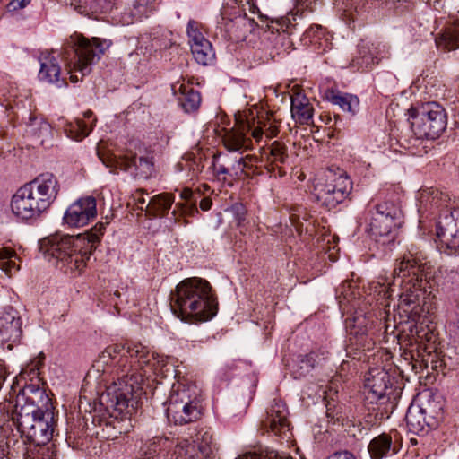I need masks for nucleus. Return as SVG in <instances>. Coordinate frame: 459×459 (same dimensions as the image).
<instances>
[{"mask_svg": "<svg viewBox=\"0 0 459 459\" xmlns=\"http://www.w3.org/2000/svg\"><path fill=\"white\" fill-rule=\"evenodd\" d=\"M111 359L121 368L117 382L107 388L109 406L120 414L131 416L138 407L137 393L141 385L154 375L161 373L164 359L151 353L141 343H121L106 348Z\"/></svg>", "mask_w": 459, "mask_h": 459, "instance_id": "obj_1", "label": "nucleus"}, {"mask_svg": "<svg viewBox=\"0 0 459 459\" xmlns=\"http://www.w3.org/2000/svg\"><path fill=\"white\" fill-rule=\"evenodd\" d=\"M106 224L97 223L83 234L52 235L40 242V250L45 257L48 261H53L56 266L79 275L100 243Z\"/></svg>", "mask_w": 459, "mask_h": 459, "instance_id": "obj_2", "label": "nucleus"}, {"mask_svg": "<svg viewBox=\"0 0 459 459\" xmlns=\"http://www.w3.org/2000/svg\"><path fill=\"white\" fill-rule=\"evenodd\" d=\"M171 308L183 321L194 318L204 322L212 319L218 310L216 298L210 283L202 278L191 277L179 282L171 292Z\"/></svg>", "mask_w": 459, "mask_h": 459, "instance_id": "obj_3", "label": "nucleus"}, {"mask_svg": "<svg viewBox=\"0 0 459 459\" xmlns=\"http://www.w3.org/2000/svg\"><path fill=\"white\" fill-rule=\"evenodd\" d=\"M59 187L58 180L53 173L39 174L21 186L13 195V213L25 221L39 217L56 200Z\"/></svg>", "mask_w": 459, "mask_h": 459, "instance_id": "obj_4", "label": "nucleus"}, {"mask_svg": "<svg viewBox=\"0 0 459 459\" xmlns=\"http://www.w3.org/2000/svg\"><path fill=\"white\" fill-rule=\"evenodd\" d=\"M425 269L426 264L419 262L411 254L403 255L394 269L392 284H398L402 288L398 308L413 322L420 318L423 311L421 299L424 295Z\"/></svg>", "mask_w": 459, "mask_h": 459, "instance_id": "obj_5", "label": "nucleus"}, {"mask_svg": "<svg viewBox=\"0 0 459 459\" xmlns=\"http://www.w3.org/2000/svg\"><path fill=\"white\" fill-rule=\"evenodd\" d=\"M13 419L16 421L17 429L24 442L30 443V447L24 454L26 459L29 453L40 457L43 449L53 451L45 446L51 440L55 429L54 412L36 407L32 403L22 406L16 405Z\"/></svg>", "mask_w": 459, "mask_h": 459, "instance_id": "obj_6", "label": "nucleus"}, {"mask_svg": "<svg viewBox=\"0 0 459 459\" xmlns=\"http://www.w3.org/2000/svg\"><path fill=\"white\" fill-rule=\"evenodd\" d=\"M111 40L100 38L89 39L82 34L74 33L65 39L63 46V58L68 59L69 51L74 54V61L65 64L72 82L82 81L90 74L91 65L100 59L111 46Z\"/></svg>", "mask_w": 459, "mask_h": 459, "instance_id": "obj_7", "label": "nucleus"}, {"mask_svg": "<svg viewBox=\"0 0 459 459\" xmlns=\"http://www.w3.org/2000/svg\"><path fill=\"white\" fill-rule=\"evenodd\" d=\"M166 414L169 421L178 425L196 420L201 415L198 387L183 382L173 384L167 400Z\"/></svg>", "mask_w": 459, "mask_h": 459, "instance_id": "obj_8", "label": "nucleus"}, {"mask_svg": "<svg viewBox=\"0 0 459 459\" xmlns=\"http://www.w3.org/2000/svg\"><path fill=\"white\" fill-rule=\"evenodd\" d=\"M401 209L393 202L377 204L368 230L371 238L383 246L393 244L401 223Z\"/></svg>", "mask_w": 459, "mask_h": 459, "instance_id": "obj_9", "label": "nucleus"}, {"mask_svg": "<svg viewBox=\"0 0 459 459\" xmlns=\"http://www.w3.org/2000/svg\"><path fill=\"white\" fill-rule=\"evenodd\" d=\"M411 128L419 139L438 137L446 128L447 115L437 102H428L411 115Z\"/></svg>", "mask_w": 459, "mask_h": 459, "instance_id": "obj_10", "label": "nucleus"}, {"mask_svg": "<svg viewBox=\"0 0 459 459\" xmlns=\"http://www.w3.org/2000/svg\"><path fill=\"white\" fill-rule=\"evenodd\" d=\"M325 181L319 182L315 187L316 200L331 210L341 204L351 193L352 185L347 175L328 171Z\"/></svg>", "mask_w": 459, "mask_h": 459, "instance_id": "obj_11", "label": "nucleus"}, {"mask_svg": "<svg viewBox=\"0 0 459 459\" xmlns=\"http://www.w3.org/2000/svg\"><path fill=\"white\" fill-rule=\"evenodd\" d=\"M97 153L106 167L111 168L114 170L129 171L134 178L147 179L152 177L154 171V163L152 158L137 157L131 152L116 155L98 151Z\"/></svg>", "mask_w": 459, "mask_h": 459, "instance_id": "obj_12", "label": "nucleus"}, {"mask_svg": "<svg viewBox=\"0 0 459 459\" xmlns=\"http://www.w3.org/2000/svg\"><path fill=\"white\" fill-rule=\"evenodd\" d=\"M97 216V203L92 196L81 197L66 209L64 223L68 227L80 228L87 225Z\"/></svg>", "mask_w": 459, "mask_h": 459, "instance_id": "obj_13", "label": "nucleus"}, {"mask_svg": "<svg viewBox=\"0 0 459 459\" xmlns=\"http://www.w3.org/2000/svg\"><path fill=\"white\" fill-rule=\"evenodd\" d=\"M212 436L198 433L191 441L184 439L175 448L177 459H209L212 454Z\"/></svg>", "mask_w": 459, "mask_h": 459, "instance_id": "obj_14", "label": "nucleus"}, {"mask_svg": "<svg viewBox=\"0 0 459 459\" xmlns=\"http://www.w3.org/2000/svg\"><path fill=\"white\" fill-rule=\"evenodd\" d=\"M388 47L380 41L361 40L359 44V54L351 60V66L358 70L368 68L388 57Z\"/></svg>", "mask_w": 459, "mask_h": 459, "instance_id": "obj_15", "label": "nucleus"}, {"mask_svg": "<svg viewBox=\"0 0 459 459\" xmlns=\"http://www.w3.org/2000/svg\"><path fill=\"white\" fill-rule=\"evenodd\" d=\"M390 385V375L387 371L383 368L370 369L365 376L366 399L372 403L385 398Z\"/></svg>", "mask_w": 459, "mask_h": 459, "instance_id": "obj_16", "label": "nucleus"}, {"mask_svg": "<svg viewBox=\"0 0 459 459\" xmlns=\"http://www.w3.org/2000/svg\"><path fill=\"white\" fill-rule=\"evenodd\" d=\"M22 321L19 312L12 307L0 311V341L3 342H19L22 334Z\"/></svg>", "mask_w": 459, "mask_h": 459, "instance_id": "obj_17", "label": "nucleus"}, {"mask_svg": "<svg viewBox=\"0 0 459 459\" xmlns=\"http://www.w3.org/2000/svg\"><path fill=\"white\" fill-rule=\"evenodd\" d=\"M263 428L271 430L277 436L287 435L290 431V421L285 403L280 400L273 402L267 411L266 418L263 421Z\"/></svg>", "mask_w": 459, "mask_h": 459, "instance_id": "obj_18", "label": "nucleus"}, {"mask_svg": "<svg viewBox=\"0 0 459 459\" xmlns=\"http://www.w3.org/2000/svg\"><path fill=\"white\" fill-rule=\"evenodd\" d=\"M291 116L301 125H308L313 118L314 108L309 100L301 92L291 96Z\"/></svg>", "mask_w": 459, "mask_h": 459, "instance_id": "obj_19", "label": "nucleus"}, {"mask_svg": "<svg viewBox=\"0 0 459 459\" xmlns=\"http://www.w3.org/2000/svg\"><path fill=\"white\" fill-rule=\"evenodd\" d=\"M325 96L332 104L339 106L342 110L351 116H355L359 110V100L355 95L328 89L325 91Z\"/></svg>", "mask_w": 459, "mask_h": 459, "instance_id": "obj_20", "label": "nucleus"}, {"mask_svg": "<svg viewBox=\"0 0 459 459\" xmlns=\"http://www.w3.org/2000/svg\"><path fill=\"white\" fill-rule=\"evenodd\" d=\"M223 143L230 152H243L251 148V140L247 137L244 126L228 131L223 137Z\"/></svg>", "mask_w": 459, "mask_h": 459, "instance_id": "obj_21", "label": "nucleus"}, {"mask_svg": "<svg viewBox=\"0 0 459 459\" xmlns=\"http://www.w3.org/2000/svg\"><path fill=\"white\" fill-rule=\"evenodd\" d=\"M39 80L48 83H58L60 82L61 69L56 57L50 54L41 55L39 56Z\"/></svg>", "mask_w": 459, "mask_h": 459, "instance_id": "obj_22", "label": "nucleus"}, {"mask_svg": "<svg viewBox=\"0 0 459 459\" xmlns=\"http://www.w3.org/2000/svg\"><path fill=\"white\" fill-rule=\"evenodd\" d=\"M435 41L437 48L443 51L457 49L459 48V21H455L446 27Z\"/></svg>", "mask_w": 459, "mask_h": 459, "instance_id": "obj_23", "label": "nucleus"}, {"mask_svg": "<svg viewBox=\"0 0 459 459\" xmlns=\"http://www.w3.org/2000/svg\"><path fill=\"white\" fill-rule=\"evenodd\" d=\"M405 420L409 430L415 434L425 431L427 426L432 424L423 413L420 406L411 405L406 412Z\"/></svg>", "mask_w": 459, "mask_h": 459, "instance_id": "obj_24", "label": "nucleus"}, {"mask_svg": "<svg viewBox=\"0 0 459 459\" xmlns=\"http://www.w3.org/2000/svg\"><path fill=\"white\" fill-rule=\"evenodd\" d=\"M95 122L96 118H93L91 123L77 118L73 122H67L64 126V130L67 137L75 141H82L91 132Z\"/></svg>", "mask_w": 459, "mask_h": 459, "instance_id": "obj_25", "label": "nucleus"}, {"mask_svg": "<svg viewBox=\"0 0 459 459\" xmlns=\"http://www.w3.org/2000/svg\"><path fill=\"white\" fill-rule=\"evenodd\" d=\"M174 196L169 193L154 195L148 203L145 210L153 216H165L174 203Z\"/></svg>", "mask_w": 459, "mask_h": 459, "instance_id": "obj_26", "label": "nucleus"}, {"mask_svg": "<svg viewBox=\"0 0 459 459\" xmlns=\"http://www.w3.org/2000/svg\"><path fill=\"white\" fill-rule=\"evenodd\" d=\"M437 235L440 241L446 245L451 250L459 251V229L450 227L449 223L444 226L442 222L438 223Z\"/></svg>", "mask_w": 459, "mask_h": 459, "instance_id": "obj_27", "label": "nucleus"}, {"mask_svg": "<svg viewBox=\"0 0 459 459\" xmlns=\"http://www.w3.org/2000/svg\"><path fill=\"white\" fill-rule=\"evenodd\" d=\"M182 91L178 97V103L182 108L189 113L197 110L201 104V96L197 91L186 86H180Z\"/></svg>", "mask_w": 459, "mask_h": 459, "instance_id": "obj_28", "label": "nucleus"}, {"mask_svg": "<svg viewBox=\"0 0 459 459\" xmlns=\"http://www.w3.org/2000/svg\"><path fill=\"white\" fill-rule=\"evenodd\" d=\"M27 134L39 139L41 144L51 134L50 125L42 118L30 117L27 126Z\"/></svg>", "mask_w": 459, "mask_h": 459, "instance_id": "obj_29", "label": "nucleus"}, {"mask_svg": "<svg viewBox=\"0 0 459 459\" xmlns=\"http://www.w3.org/2000/svg\"><path fill=\"white\" fill-rule=\"evenodd\" d=\"M391 437L382 434L371 440L368 445V452L373 459H381L391 450Z\"/></svg>", "mask_w": 459, "mask_h": 459, "instance_id": "obj_30", "label": "nucleus"}, {"mask_svg": "<svg viewBox=\"0 0 459 459\" xmlns=\"http://www.w3.org/2000/svg\"><path fill=\"white\" fill-rule=\"evenodd\" d=\"M195 61L202 65H210L215 58V53L210 41H203L190 47Z\"/></svg>", "mask_w": 459, "mask_h": 459, "instance_id": "obj_31", "label": "nucleus"}, {"mask_svg": "<svg viewBox=\"0 0 459 459\" xmlns=\"http://www.w3.org/2000/svg\"><path fill=\"white\" fill-rule=\"evenodd\" d=\"M420 408L429 421L438 420L443 415V400L439 396L430 397Z\"/></svg>", "mask_w": 459, "mask_h": 459, "instance_id": "obj_32", "label": "nucleus"}, {"mask_svg": "<svg viewBox=\"0 0 459 459\" xmlns=\"http://www.w3.org/2000/svg\"><path fill=\"white\" fill-rule=\"evenodd\" d=\"M315 362L316 354L313 352L300 357L291 368V374L294 378H300L308 374L313 369Z\"/></svg>", "mask_w": 459, "mask_h": 459, "instance_id": "obj_33", "label": "nucleus"}, {"mask_svg": "<svg viewBox=\"0 0 459 459\" xmlns=\"http://www.w3.org/2000/svg\"><path fill=\"white\" fill-rule=\"evenodd\" d=\"M269 150L267 160L272 166V169H274V166L278 167L279 164H284L289 159L287 147L281 143L273 142Z\"/></svg>", "mask_w": 459, "mask_h": 459, "instance_id": "obj_34", "label": "nucleus"}, {"mask_svg": "<svg viewBox=\"0 0 459 459\" xmlns=\"http://www.w3.org/2000/svg\"><path fill=\"white\" fill-rule=\"evenodd\" d=\"M186 34L190 47L203 43V41H209L203 33L202 24L195 20H190L186 26Z\"/></svg>", "mask_w": 459, "mask_h": 459, "instance_id": "obj_35", "label": "nucleus"}, {"mask_svg": "<svg viewBox=\"0 0 459 459\" xmlns=\"http://www.w3.org/2000/svg\"><path fill=\"white\" fill-rule=\"evenodd\" d=\"M15 256V252L8 247L0 249V268L7 274H11L13 270H18L16 264L11 260Z\"/></svg>", "mask_w": 459, "mask_h": 459, "instance_id": "obj_36", "label": "nucleus"}, {"mask_svg": "<svg viewBox=\"0 0 459 459\" xmlns=\"http://www.w3.org/2000/svg\"><path fill=\"white\" fill-rule=\"evenodd\" d=\"M256 160L257 159L252 155L241 157L236 161V164L232 166V169L236 170V174H238V170L245 172V169H251Z\"/></svg>", "mask_w": 459, "mask_h": 459, "instance_id": "obj_37", "label": "nucleus"}, {"mask_svg": "<svg viewBox=\"0 0 459 459\" xmlns=\"http://www.w3.org/2000/svg\"><path fill=\"white\" fill-rule=\"evenodd\" d=\"M242 126H244L245 133L251 132L253 138L256 142H259L264 134V126H262V123L260 121L256 126H255V125H250L248 122L242 124Z\"/></svg>", "mask_w": 459, "mask_h": 459, "instance_id": "obj_38", "label": "nucleus"}, {"mask_svg": "<svg viewBox=\"0 0 459 459\" xmlns=\"http://www.w3.org/2000/svg\"><path fill=\"white\" fill-rule=\"evenodd\" d=\"M30 2V0H12L7 5V9L9 12H14L24 8Z\"/></svg>", "mask_w": 459, "mask_h": 459, "instance_id": "obj_39", "label": "nucleus"}, {"mask_svg": "<svg viewBox=\"0 0 459 459\" xmlns=\"http://www.w3.org/2000/svg\"><path fill=\"white\" fill-rule=\"evenodd\" d=\"M264 134L267 138L271 139L277 135L279 129L278 126L271 122L264 123Z\"/></svg>", "mask_w": 459, "mask_h": 459, "instance_id": "obj_40", "label": "nucleus"}, {"mask_svg": "<svg viewBox=\"0 0 459 459\" xmlns=\"http://www.w3.org/2000/svg\"><path fill=\"white\" fill-rule=\"evenodd\" d=\"M213 170L217 177L225 180L226 176L229 174V169L224 164H220L217 161H213Z\"/></svg>", "mask_w": 459, "mask_h": 459, "instance_id": "obj_41", "label": "nucleus"}, {"mask_svg": "<svg viewBox=\"0 0 459 459\" xmlns=\"http://www.w3.org/2000/svg\"><path fill=\"white\" fill-rule=\"evenodd\" d=\"M41 456L40 457H35L34 453H29L26 459H56V453L55 451H49L48 449H43L41 451Z\"/></svg>", "mask_w": 459, "mask_h": 459, "instance_id": "obj_42", "label": "nucleus"}, {"mask_svg": "<svg viewBox=\"0 0 459 459\" xmlns=\"http://www.w3.org/2000/svg\"><path fill=\"white\" fill-rule=\"evenodd\" d=\"M159 4L160 0H138L139 6H143L150 11L154 10Z\"/></svg>", "mask_w": 459, "mask_h": 459, "instance_id": "obj_43", "label": "nucleus"}, {"mask_svg": "<svg viewBox=\"0 0 459 459\" xmlns=\"http://www.w3.org/2000/svg\"><path fill=\"white\" fill-rule=\"evenodd\" d=\"M328 459H356V458L349 451H341V452L334 453Z\"/></svg>", "mask_w": 459, "mask_h": 459, "instance_id": "obj_44", "label": "nucleus"}, {"mask_svg": "<svg viewBox=\"0 0 459 459\" xmlns=\"http://www.w3.org/2000/svg\"><path fill=\"white\" fill-rule=\"evenodd\" d=\"M176 205L182 212V213H191L193 212H198L194 204L190 205L184 204H177Z\"/></svg>", "mask_w": 459, "mask_h": 459, "instance_id": "obj_45", "label": "nucleus"}, {"mask_svg": "<svg viewBox=\"0 0 459 459\" xmlns=\"http://www.w3.org/2000/svg\"><path fill=\"white\" fill-rule=\"evenodd\" d=\"M143 194H144L143 189H138L135 191V193L134 194V201L136 204H145L146 201H145L144 197L143 196Z\"/></svg>", "mask_w": 459, "mask_h": 459, "instance_id": "obj_46", "label": "nucleus"}, {"mask_svg": "<svg viewBox=\"0 0 459 459\" xmlns=\"http://www.w3.org/2000/svg\"><path fill=\"white\" fill-rule=\"evenodd\" d=\"M100 361L102 362L103 364H109V363H113L114 361L111 359L109 354L108 353L107 350L105 349L102 353L100 354Z\"/></svg>", "mask_w": 459, "mask_h": 459, "instance_id": "obj_47", "label": "nucleus"}, {"mask_svg": "<svg viewBox=\"0 0 459 459\" xmlns=\"http://www.w3.org/2000/svg\"><path fill=\"white\" fill-rule=\"evenodd\" d=\"M193 196V192L190 188H184L180 193V197L186 201H189Z\"/></svg>", "mask_w": 459, "mask_h": 459, "instance_id": "obj_48", "label": "nucleus"}, {"mask_svg": "<svg viewBox=\"0 0 459 459\" xmlns=\"http://www.w3.org/2000/svg\"><path fill=\"white\" fill-rule=\"evenodd\" d=\"M212 200L209 198H203L200 202V208L203 211H208L212 207Z\"/></svg>", "mask_w": 459, "mask_h": 459, "instance_id": "obj_49", "label": "nucleus"}, {"mask_svg": "<svg viewBox=\"0 0 459 459\" xmlns=\"http://www.w3.org/2000/svg\"><path fill=\"white\" fill-rule=\"evenodd\" d=\"M451 217H452L453 220H455L454 227L455 228L458 227V229H459V209H454L451 212Z\"/></svg>", "mask_w": 459, "mask_h": 459, "instance_id": "obj_50", "label": "nucleus"}, {"mask_svg": "<svg viewBox=\"0 0 459 459\" xmlns=\"http://www.w3.org/2000/svg\"><path fill=\"white\" fill-rule=\"evenodd\" d=\"M83 117L85 119H90L93 117V113L91 110H87L84 112Z\"/></svg>", "mask_w": 459, "mask_h": 459, "instance_id": "obj_51", "label": "nucleus"}, {"mask_svg": "<svg viewBox=\"0 0 459 459\" xmlns=\"http://www.w3.org/2000/svg\"><path fill=\"white\" fill-rule=\"evenodd\" d=\"M439 195L438 192H436V195L432 198V203L434 205L438 206V198L437 195Z\"/></svg>", "mask_w": 459, "mask_h": 459, "instance_id": "obj_52", "label": "nucleus"}, {"mask_svg": "<svg viewBox=\"0 0 459 459\" xmlns=\"http://www.w3.org/2000/svg\"><path fill=\"white\" fill-rule=\"evenodd\" d=\"M0 459H8L2 449H0Z\"/></svg>", "mask_w": 459, "mask_h": 459, "instance_id": "obj_53", "label": "nucleus"}, {"mask_svg": "<svg viewBox=\"0 0 459 459\" xmlns=\"http://www.w3.org/2000/svg\"><path fill=\"white\" fill-rule=\"evenodd\" d=\"M457 328L459 330V319H458V322H457Z\"/></svg>", "mask_w": 459, "mask_h": 459, "instance_id": "obj_54", "label": "nucleus"}]
</instances>
